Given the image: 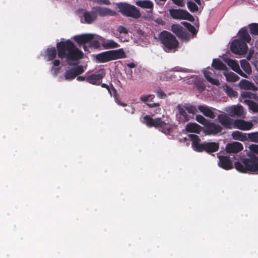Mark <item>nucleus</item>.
I'll return each mask as SVG.
<instances>
[{
  "instance_id": "37",
  "label": "nucleus",
  "mask_w": 258,
  "mask_h": 258,
  "mask_svg": "<svg viewBox=\"0 0 258 258\" xmlns=\"http://www.w3.org/2000/svg\"><path fill=\"white\" fill-rule=\"evenodd\" d=\"M56 54V51L54 47L49 48L46 51V56L48 57V60L54 59Z\"/></svg>"
},
{
  "instance_id": "10",
  "label": "nucleus",
  "mask_w": 258,
  "mask_h": 258,
  "mask_svg": "<svg viewBox=\"0 0 258 258\" xmlns=\"http://www.w3.org/2000/svg\"><path fill=\"white\" fill-rule=\"evenodd\" d=\"M171 29L172 32L182 40L187 41L190 39V35L186 30L180 25L173 24L171 27Z\"/></svg>"
},
{
  "instance_id": "45",
  "label": "nucleus",
  "mask_w": 258,
  "mask_h": 258,
  "mask_svg": "<svg viewBox=\"0 0 258 258\" xmlns=\"http://www.w3.org/2000/svg\"><path fill=\"white\" fill-rule=\"evenodd\" d=\"M155 97V95L153 94L148 95L147 96H142L141 97V100L144 102H147L149 100H153Z\"/></svg>"
},
{
  "instance_id": "36",
  "label": "nucleus",
  "mask_w": 258,
  "mask_h": 258,
  "mask_svg": "<svg viewBox=\"0 0 258 258\" xmlns=\"http://www.w3.org/2000/svg\"><path fill=\"white\" fill-rule=\"evenodd\" d=\"M212 66L215 69L219 70H225L227 69L226 66L219 59H214Z\"/></svg>"
},
{
  "instance_id": "8",
  "label": "nucleus",
  "mask_w": 258,
  "mask_h": 258,
  "mask_svg": "<svg viewBox=\"0 0 258 258\" xmlns=\"http://www.w3.org/2000/svg\"><path fill=\"white\" fill-rule=\"evenodd\" d=\"M247 48L245 42L239 39L234 40L231 45L232 51L238 54H242L246 53L247 50Z\"/></svg>"
},
{
  "instance_id": "54",
  "label": "nucleus",
  "mask_w": 258,
  "mask_h": 258,
  "mask_svg": "<svg viewBox=\"0 0 258 258\" xmlns=\"http://www.w3.org/2000/svg\"><path fill=\"white\" fill-rule=\"evenodd\" d=\"M127 66L130 68H134L136 67V66L135 63H134L133 62H131V63H127Z\"/></svg>"
},
{
  "instance_id": "29",
  "label": "nucleus",
  "mask_w": 258,
  "mask_h": 258,
  "mask_svg": "<svg viewBox=\"0 0 258 258\" xmlns=\"http://www.w3.org/2000/svg\"><path fill=\"white\" fill-rule=\"evenodd\" d=\"M136 4L144 9H148L151 10L153 9V3L150 1H138L136 2Z\"/></svg>"
},
{
  "instance_id": "49",
  "label": "nucleus",
  "mask_w": 258,
  "mask_h": 258,
  "mask_svg": "<svg viewBox=\"0 0 258 258\" xmlns=\"http://www.w3.org/2000/svg\"><path fill=\"white\" fill-rule=\"evenodd\" d=\"M173 3L178 7H183L185 6L184 0H171Z\"/></svg>"
},
{
  "instance_id": "16",
  "label": "nucleus",
  "mask_w": 258,
  "mask_h": 258,
  "mask_svg": "<svg viewBox=\"0 0 258 258\" xmlns=\"http://www.w3.org/2000/svg\"><path fill=\"white\" fill-rule=\"evenodd\" d=\"M224 60L233 71L243 77H247L246 75L241 70L238 63L235 60L228 58H224Z\"/></svg>"
},
{
  "instance_id": "58",
  "label": "nucleus",
  "mask_w": 258,
  "mask_h": 258,
  "mask_svg": "<svg viewBox=\"0 0 258 258\" xmlns=\"http://www.w3.org/2000/svg\"><path fill=\"white\" fill-rule=\"evenodd\" d=\"M118 103V104H119V105H121V106H124L126 105L124 103H121L120 101H118V102H117Z\"/></svg>"
},
{
  "instance_id": "2",
  "label": "nucleus",
  "mask_w": 258,
  "mask_h": 258,
  "mask_svg": "<svg viewBox=\"0 0 258 258\" xmlns=\"http://www.w3.org/2000/svg\"><path fill=\"white\" fill-rule=\"evenodd\" d=\"M189 138L192 140V146L195 149L199 152L205 151L208 153L215 152L219 149V144L215 142H205L199 144L200 140L199 137L196 135L190 134Z\"/></svg>"
},
{
  "instance_id": "55",
  "label": "nucleus",
  "mask_w": 258,
  "mask_h": 258,
  "mask_svg": "<svg viewBox=\"0 0 258 258\" xmlns=\"http://www.w3.org/2000/svg\"><path fill=\"white\" fill-rule=\"evenodd\" d=\"M77 80L79 81H84L85 80H86V78L80 76L77 78Z\"/></svg>"
},
{
  "instance_id": "32",
  "label": "nucleus",
  "mask_w": 258,
  "mask_h": 258,
  "mask_svg": "<svg viewBox=\"0 0 258 258\" xmlns=\"http://www.w3.org/2000/svg\"><path fill=\"white\" fill-rule=\"evenodd\" d=\"M239 35L240 38V40H242L243 42H249L251 40V37L248 32L244 29H242L239 31Z\"/></svg>"
},
{
  "instance_id": "34",
  "label": "nucleus",
  "mask_w": 258,
  "mask_h": 258,
  "mask_svg": "<svg viewBox=\"0 0 258 258\" xmlns=\"http://www.w3.org/2000/svg\"><path fill=\"white\" fill-rule=\"evenodd\" d=\"M204 74L205 78L211 84L217 86H218L220 84L218 80L212 78V73L209 71L208 70L204 71Z\"/></svg>"
},
{
  "instance_id": "46",
  "label": "nucleus",
  "mask_w": 258,
  "mask_h": 258,
  "mask_svg": "<svg viewBox=\"0 0 258 258\" xmlns=\"http://www.w3.org/2000/svg\"><path fill=\"white\" fill-rule=\"evenodd\" d=\"M249 149L253 153L258 154V145L251 144L249 145Z\"/></svg>"
},
{
  "instance_id": "33",
  "label": "nucleus",
  "mask_w": 258,
  "mask_h": 258,
  "mask_svg": "<svg viewBox=\"0 0 258 258\" xmlns=\"http://www.w3.org/2000/svg\"><path fill=\"white\" fill-rule=\"evenodd\" d=\"M243 102L246 104L248 106L249 109L253 112H258V104L257 103L249 99L244 100Z\"/></svg>"
},
{
  "instance_id": "44",
  "label": "nucleus",
  "mask_w": 258,
  "mask_h": 258,
  "mask_svg": "<svg viewBox=\"0 0 258 258\" xmlns=\"http://www.w3.org/2000/svg\"><path fill=\"white\" fill-rule=\"evenodd\" d=\"M196 119L198 122L202 124L206 125L207 123V119L202 115H197L196 116Z\"/></svg>"
},
{
  "instance_id": "39",
  "label": "nucleus",
  "mask_w": 258,
  "mask_h": 258,
  "mask_svg": "<svg viewBox=\"0 0 258 258\" xmlns=\"http://www.w3.org/2000/svg\"><path fill=\"white\" fill-rule=\"evenodd\" d=\"M183 106L185 108L186 110L190 114H196L198 110L195 106H193L192 105H191L188 103H185L184 104H183Z\"/></svg>"
},
{
  "instance_id": "9",
  "label": "nucleus",
  "mask_w": 258,
  "mask_h": 258,
  "mask_svg": "<svg viewBox=\"0 0 258 258\" xmlns=\"http://www.w3.org/2000/svg\"><path fill=\"white\" fill-rule=\"evenodd\" d=\"M225 111L231 116H237L243 117L245 115L244 108L240 105L228 106L225 109Z\"/></svg>"
},
{
  "instance_id": "60",
  "label": "nucleus",
  "mask_w": 258,
  "mask_h": 258,
  "mask_svg": "<svg viewBox=\"0 0 258 258\" xmlns=\"http://www.w3.org/2000/svg\"><path fill=\"white\" fill-rule=\"evenodd\" d=\"M102 86H103V87H107V86L106 84H103L102 85Z\"/></svg>"
},
{
  "instance_id": "51",
  "label": "nucleus",
  "mask_w": 258,
  "mask_h": 258,
  "mask_svg": "<svg viewBox=\"0 0 258 258\" xmlns=\"http://www.w3.org/2000/svg\"><path fill=\"white\" fill-rule=\"evenodd\" d=\"M158 97L161 99H164L166 97V94L163 92L161 89H159L156 92Z\"/></svg>"
},
{
  "instance_id": "56",
  "label": "nucleus",
  "mask_w": 258,
  "mask_h": 258,
  "mask_svg": "<svg viewBox=\"0 0 258 258\" xmlns=\"http://www.w3.org/2000/svg\"><path fill=\"white\" fill-rule=\"evenodd\" d=\"M54 66H58L60 64V61L59 60H55L53 62Z\"/></svg>"
},
{
  "instance_id": "28",
  "label": "nucleus",
  "mask_w": 258,
  "mask_h": 258,
  "mask_svg": "<svg viewBox=\"0 0 258 258\" xmlns=\"http://www.w3.org/2000/svg\"><path fill=\"white\" fill-rule=\"evenodd\" d=\"M102 46L105 49H110L118 47L119 44L112 39H107L103 41Z\"/></svg>"
},
{
  "instance_id": "6",
  "label": "nucleus",
  "mask_w": 258,
  "mask_h": 258,
  "mask_svg": "<svg viewBox=\"0 0 258 258\" xmlns=\"http://www.w3.org/2000/svg\"><path fill=\"white\" fill-rule=\"evenodd\" d=\"M144 120L148 126L158 127L160 131L164 133L168 132L169 126L160 118H152L150 116L146 115L144 117Z\"/></svg>"
},
{
  "instance_id": "12",
  "label": "nucleus",
  "mask_w": 258,
  "mask_h": 258,
  "mask_svg": "<svg viewBox=\"0 0 258 258\" xmlns=\"http://www.w3.org/2000/svg\"><path fill=\"white\" fill-rule=\"evenodd\" d=\"M105 76L103 70H99L94 74H91L86 78V81L92 84H99L100 81Z\"/></svg>"
},
{
  "instance_id": "11",
  "label": "nucleus",
  "mask_w": 258,
  "mask_h": 258,
  "mask_svg": "<svg viewBox=\"0 0 258 258\" xmlns=\"http://www.w3.org/2000/svg\"><path fill=\"white\" fill-rule=\"evenodd\" d=\"M84 71V69L83 66H79L76 68L70 69L67 71L64 74V76L66 80H73L74 79L77 75H80L83 73Z\"/></svg>"
},
{
  "instance_id": "13",
  "label": "nucleus",
  "mask_w": 258,
  "mask_h": 258,
  "mask_svg": "<svg viewBox=\"0 0 258 258\" xmlns=\"http://www.w3.org/2000/svg\"><path fill=\"white\" fill-rule=\"evenodd\" d=\"M219 122L225 127L232 128L234 127V121L233 119L224 114H221L218 115Z\"/></svg>"
},
{
  "instance_id": "35",
  "label": "nucleus",
  "mask_w": 258,
  "mask_h": 258,
  "mask_svg": "<svg viewBox=\"0 0 258 258\" xmlns=\"http://www.w3.org/2000/svg\"><path fill=\"white\" fill-rule=\"evenodd\" d=\"M224 76L226 80L229 82H236L239 79V77L233 72H225Z\"/></svg>"
},
{
  "instance_id": "18",
  "label": "nucleus",
  "mask_w": 258,
  "mask_h": 258,
  "mask_svg": "<svg viewBox=\"0 0 258 258\" xmlns=\"http://www.w3.org/2000/svg\"><path fill=\"white\" fill-rule=\"evenodd\" d=\"M222 127L219 124L213 122L206 125L205 133L208 135H215L221 132Z\"/></svg>"
},
{
  "instance_id": "17",
  "label": "nucleus",
  "mask_w": 258,
  "mask_h": 258,
  "mask_svg": "<svg viewBox=\"0 0 258 258\" xmlns=\"http://www.w3.org/2000/svg\"><path fill=\"white\" fill-rule=\"evenodd\" d=\"M243 149V145L237 142L228 144L226 146V150L229 153H237L242 151Z\"/></svg>"
},
{
  "instance_id": "53",
  "label": "nucleus",
  "mask_w": 258,
  "mask_h": 258,
  "mask_svg": "<svg viewBox=\"0 0 258 258\" xmlns=\"http://www.w3.org/2000/svg\"><path fill=\"white\" fill-rule=\"evenodd\" d=\"M125 110L131 113H133L134 112L135 109L132 107H128L127 108L125 109Z\"/></svg>"
},
{
  "instance_id": "57",
  "label": "nucleus",
  "mask_w": 258,
  "mask_h": 258,
  "mask_svg": "<svg viewBox=\"0 0 258 258\" xmlns=\"http://www.w3.org/2000/svg\"><path fill=\"white\" fill-rule=\"evenodd\" d=\"M173 70L176 71H183V70H182L181 69H180L179 68H175L174 69H173Z\"/></svg>"
},
{
  "instance_id": "50",
  "label": "nucleus",
  "mask_w": 258,
  "mask_h": 258,
  "mask_svg": "<svg viewBox=\"0 0 258 258\" xmlns=\"http://www.w3.org/2000/svg\"><path fill=\"white\" fill-rule=\"evenodd\" d=\"M117 30L119 33L127 34L128 33L127 29L122 26H119L117 28Z\"/></svg>"
},
{
  "instance_id": "43",
  "label": "nucleus",
  "mask_w": 258,
  "mask_h": 258,
  "mask_svg": "<svg viewBox=\"0 0 258 258\" xmlns=\"http://www.w3.org/2000/svg\"><path fill=\"white\" fill-rule=\"evenodd\" d=\"M249 28L251 33L258 35V24H251L249 25Z\"/></svg>"
},
{
  "instance_id": "23",
  "label": "nucleus",
  "mask_w": 258,
  "mask_h": 258,
  "mask_svg": "<svg viewBox=\"0 0 258 258\" xmlns=\"http://www.w3.org/2000/svg\"><path fill=\"white\" fill-rule=\"evenodd\" d=\"M239 87L243 90L256 91L257 88L251 82L248 80L242 79L238 84Z\"/></svg>"
},
{
  "instance_id": "7",
  "label": "nucleus",
  "mask_w": 258,
  "mask_h": 258,
  "mask_svg": "<svg viewBox=\"0 0 258 258\" xmlns=\"http://www.w3.org/2000/svg\"><path fill=\"white\" fill-rule=\"evenodd\" d=\"M170 16L175 19L187 20L190 21H194L193 16L186 10L183 9H171L169 10Z\"/></svg>"
},
{
  "instance_id": "5",
  "label": "nucleus",
  "mask_w": 258,
  "mask_h": 258,
  "mask_svg": "<svg viewBox=\"0 0 258 258\" xmlns=\"http://www.w3.org/2000/svg\"><path fill=\"white\" fill-rule=\"evenodd\" d=\"M119 12L126 16L134 18H138L141 16L139 11L134 6L125 3H120L117 4Z\"/></svg>"
},
{
  "instance_id": "59",
  "label": "nucleus",
  "mask_w": 258,
  "mask_h": 258,
  "mask_svg": "<svg viewBox=\"0 0 258 258\" xmlns=\"http://www.w3.org/2000/svg\"><path fill=\"white\" fill-rule=\"evenodd\" d=\"M196 3L199 5H201V1L200 0H194Z\"/></svg>"
},
{
  "instance_id": "3",
  "label": "nucleus",
  "mask_w": 258,
  "mask_h": 258,
  "mask_svg": "<svg viewBox=\"0 0 258 258\" xmlns=\"http://www.w3.org/2000/svg\"><path fill=\"white\" fill-rule=\"evenodd\" d=\"M235 167L236 170L241 172L249 171L258 174V158L244 159L242 162H236Z\"/></svg>"
},
{
  "instance_id": "15",
  "label": "nucleus",
  "mask_w": 258,
  "mask_h": 258,
  "mask_svg": "<svg viewBox=\"0 0 258 258\" xmlns=\"http://www.w3.org/2000/svg\"><path fill=\"white\" fill-rule=\"evenodd\" d=\"M176 107L178 112L176 115L179 121L182 122L188 121L190 119V117L186 113L185 111L186 109L183 104H178Z\"/></svg>"
},
{
  "instance_id": "31",
  "label": "nucleus",
  "mask_w": 258,
  "mask_h": 258,
  "mask_svg": "<svg viewBox=\"0 0 258 258\" xmlns=\"http://www.w3.org/2000/svg\"><path fill=\"white\" fill-rule=\"evenodd\" d=\"M257 99L258 101V98L255 94L249 92H242L241 93L239 100L241 102H243V100L245 99Z\"/></svg>"
},
{
  "instance_id": "41",
  "label": "nucleus",
  "mask_w": 258,
  "mask_h": 258,
  "mask_svg": "<svg viewBox=\"0 0 258 258\" xmlns=\"http://www.w3.org/2000/svg\"><path fill=\"white\" fill-rule=\"evenodd\" d=\"M223 89L226 94L230 97H234L237 94L236 92L234 91L232 88L227 85H225L223 86Z\"/></svg>"
},
{
  "instance_id": "26",
  "label": "nucleus",
  "mask_w": 258,
  "mask_h": 258,
  "mask_svg": "<svg viewBox=\"0 0 258 258\" xmlns=\"http://www.w3.org/2000/svg\"><path fill=\"white\" fill-rule=\"evenodd\" d=\"M96 59L100 62H105L111 60L109 51H105L97 54Z\"/></svg>"
},
{
  "instance_id": "27",
  "label": "nucleus",
  "mask_w": 258,
  "mask_h": 258,
  "mask_svg": "<svg viewBox=\"0 0 258 258\" xmlns=\"http://www.w3.org/2000/svg\"><path fill=\"white\" fill-rule=\"evenodd\" d=\"M232 138L236 140L244 142L247 140V136L246 134L243 133L239 131H234L232 133Z\"/></svg>"
},
{
  "instance_id": "20",
  "label": "nucleus",
  "mask_w": 258,
  "mask_h": 258,
  "mask_svg": "<svg viewBox=\"0 0 258 258\" xmlns=\"http://www.w3.org/2000/svg\"><path fill=\"white\" fill-rule=\"evenodd\" d=\"M218 165L219 166L226 170L231 169L233 165L229 158L226 156H219Z\"/></svg>"
},
{
  "instance_id": "38",
  "label": "nucleus",
  "mask_w": 258,
  "mask_h": 258,
  "mask_svg": "<svg viewBox=\"0 0 258 258\" xmlns=\"http://www.w3.org/2000/svg\"><path fill=\"white\" fill-rule=\"evenodd\" d=\"M241 68L247 73L250 74L251 73V68L248 62L245 60H241L240 61Z\"/></svg>"
},
{
  "instance_id": "25",
  "label": "nucleus",
  "mask_w": 258,
  "mask_h": 258,
  "mask_svg": "<svg viewBox=\"0 0 258 258\" xmlns=\"http://www.w3.org/2000/svg\"><path fill=\"white\" fill-rule=\"evenodd\" d=\"M84 17L85 22L89 24L92 23L97 18V15L94 10L92 12H85L84 13Z\"/></svg>"
},
{
  "instance_id": "48",
  "label": "nucleus",
  "mask_w": 258,
  "mask_h": 258,
  "mask_svg": "<svg viewBox=\"0 0 258 258\" xmlns=\"http://www.w3.org/2000/svg\"><path fill=\"white\" fill-rule=\"evenodd\" d=\"M147 105L150 107V108H157V109L156 111H157V113L161 111V108L159 107L160 106V104L158 103H147Z\"/></svg>"
},
{
  "instance_id": "40",
  "label": "nucleus",
  "mask_w": 258,
  "mask_h": 258,
  "mask_svg": "<svg viewBox=\"0 0 258 258\" xmlns=\"http://www.w3.org/2000/svg\"><path fill=\"white\" fill-rule=\"evenodd\" d=\"M187 8L191 12H195L198 11V7L196 3L192 1L187 2Z\"/></svg>"
},
{
  "instance_id": "4",
  "label": "nucleus",
  "mask_w": 258,
  "mask_h": 258,
  "mask_svg": "<svg viewBox=\"0 0 258 258\" xmlns=\"http://www.w3.org/2000/svg\"><path fill=\"white\" fill-rule=\"evenodd\" d=\"M159 38L163 44L164 49L167 52L175 50L178 46V42L175 36L167 31L161 32Z\"/></svg>"
},
{
  "instance_id": "19",
  "label": "nucleus",
  "mask_w": 258,
  "mask_h": 258,
  "mask_svg": "<svg viewBox=\"0 0 258 258\" xmlns=\"http://www.w3.org/2000/svg\"><path fill=\"white\" fill-rule=\"evenodd\" d=\"M93 10L101 17L114 16L116 14L115 11L104 7H96L93 8Z\"/></svg>"
},
{
  "instance_id": "30",
  "label": "nucleus",
  "mask_w": 258,
  "mask_h": 258,
  "mask_svg": "<svg viewBox=\"0 0 258 258\" xmlns=\"http://www.w3.org/2000/svg\"><path fill=\"white\" fill-rule=\"evenodd\" d=\"M186 130L188 132L199 133L201 126L196 123H189L186 126Z\"/></svg>"
},
{
  "instance_id": "24",
  "label": "nucleus",
  "mask_w": 258,
  "mask_h": 258,
  "mask_svg": "<svg viewBox=\"0 0 258 258\" xmlns=\"http://www.w3.org/2000/svg\"><path fill=\"white\" fill-rule=\"evenodd\" d=\"M109 51L111 60L126 57V55L122 48Z\"/></svg>"
},
{
  "instance_id": "1",
  "label": "nucleus",
  "mask_w": 258,
  "mask_h": 258,
  "mask_svg": "<svg viewBox=\"0 0 258 258\" xmlns=\"http://www.w3.org/2000/svg\"><path fill=\"white\" fill-rule=\"evenodd\" d=\"M58 54L60 58H67L68 60H75L81 58L83 53L70 41L57 43Z\"/></svg>"
},
{
  "instance_id": "52",
  "label": "nucleus",
  "mask_w": 258,
  "mask_h": 258,
  "mask_svg": "<svg viewBox=\"0 0 258 258\" xmlns=\"http://www.w3.org/2000/svg\"><path fill=\"white\" fill-rule=\"evenodd\" d=\"M92 46L95 48H97L99 46V43L97 41H94L92 43Z\"/></svg>"
},
{
  "instance_id": "21",
  "label": "nucleus",
  "mask_w": 258,
  "mask_h": 258,
  "mask_svg": "<svg viewBox=\"0 0 258 258\" xmlns=\"http://www.w3.org/2000/svg\"><path fill=\"white\" fill-rule=\"evenodd\" d=\"M199 110L203 113L204 115L211 118H214L216 116L213 110L214 108L210 107L207 105H200L198 107Z\"/></svg>"
},
{
  "instance_id": "22",
  "label": "nucleus",
  "mask_w": 258,
  "mask_h": 258,
  "mask_svg": "<svg viewBox=\"0 0 258 258\" xmlns=\"http://www.w3.org/2000/svg\"><path fill=\"white\" fill-rule=\"evenodd\" d=\"M94 38V35L91 34H82L74 37L75 40L80 44L86 43Z\"/></svg>"
},
{
  "instance_id": "47",
  "label": "nucleus",
  "mask_w": 258,
  "mask_h": 258,
  "mask_svg": "<svg viewBox=\"0 0 258 258\" xmlns=\"http://www.w3.org/2000/svg\"><path fill=\"white\" fill-rule=\"evenodd\" d=\"M184 24H185V26L187 27L188 30L193 35L196 33V28L191 25V24L184 22Z\"/></svg>"
},
{
  "instance_id": "42",
  "label": "nucleus",
  "mask_w": 258,
  "mask_h": 258,
  "mask_svg": "<svg viewBox=\"0 0 258 258\" xmlns=\"http://www.w3.org/2000/svg\"><path fill=\"white\" fill-rule=\"evenodd\" d=\"M253 142H258V132L252 133L247 135V140Z\"/></svg>"
},
{
  "instance_id": "14",
  "label": "nucleus",
  "mask_w": 258,
  "mask_h": 258,
  "mask_svg": "<svg viewBox=\"0 0 258 258\" xmlns=\"http://www.w3.org/2000/svg\"><path fill=\"white\" fill-rule=\"evenodd\" d=\"M253 123L250 121H246L242 119H236L234 121V128H237L242 131H247L253 126Z\"/></svg>"
}]
</instances>
